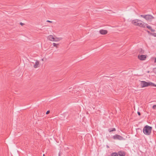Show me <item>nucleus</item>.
I'll list each match as a JSON object with an SVG mask.
<instances>
[{"label":"nucleus","mask_w":156,"mask_h":156,"mask_svg":"<svg viewBox=\"0 0 156 156\" xmlns=\"http://www.w3.org/2000/svg\"><path fill=\"white\" fill-rule=\"evenodd\" d=\"M141 87H144L149 86L156 87V84L150 82H146L145 81H141Z\"/></svg>","instance_id":"f257e3e1"},{"label":"nucleus","mask_w":156,"mask_h":156,"mask_svg":"<svg viewBox=\"0 0 156 156\" xmlns=\"http://www.w3.org/2000/svg\"><path fill=\"white\" fill-rule=\"evenodd\" d=\"M152 127L146 125L143 128V132L144 133L147 135H150L151 133Z\"/></svg>","instance_id":"f03ea898"},{"label":"nucleus","mask_w":156,"mask_h":156,"mask_svg":"<svg viewBox=\"0 0 156 156\" xmlns=\"http://www.w3.org/2000/svg\"><path fill=\"white\" fill-rule=\"evenodd\" d=\"M132 23L135 26H138L140 27H144V23L139 20H133Z\"/></svg>","instance_id":"7ed1b4c3"},{"label":"nucleus","mask_w":156,"mask_h":156,"mask_svg":"<svg viewBox=\"0 0 156 156\" xmlns=\"http://www.w3.org/2000/svg\"><path fill=\"white\" fill-rule=\"evenodd\" d=\"M112 138L114 140H124V139L123 137L118 134H115L112 137Z\"/></svg>","instance_id":"20e7f679"},{"label":"nucleus","mask_w":156,"mask_h":156,"mask_svg":"<svg viewBox=\"0 0 156 156\" xmlns=\"http://www.w3.org/2000/svg\"><path fill=\"white\" fill-rule=\"evenodd\" d=\"M154 18V17L151 15H146L145 19L148 21H151Z\"/></svg>","instance_id":"39448f33"},{"label":"nucleus","mask_w":156,"mask_h":156,"mask_svg":"<svg viewBox=\"0 0 156 156\" xmlns=\"http://www.w3.org/2000/svg\"><path fill=\"white\" fill-rule=\"evenodd\" d=\"M138 57L140 60H144L146 58V56L144 55H139L138 56Z\"/></svg>","instance_id":"423d86ee"},{"label":"nucleus","mask_w":156,"mask_h":156,"mask_svg":"<svg viewBox=\"0 0 156 156\" xmlns=\"http://www.w3.org/2000/svg\"><path fill=\"white\" fill-rule=\"evenodd\" d=\"M99 32L101 34H107V31L104 30H101L99 31Z\"/></svg>","instance_id":"0eeeda50"},{"label":"nucleus","mask_w":156,"mask_h":156,"mask_svg":"<svg viewBox=\"0 0 156 156\" xmlns=\"http://www.w3.org/2000/svg\"><path fill=\"white\" fill-rule=\"evenodd\" d=\"M118 154L120 156H125V153L122 151H120L118 152Z\"/></svg>","instance_id":"6e6552de"},{"label":"nucleus","mask_w":156,"mask_h":156,"mask_svg":"<svg viewBox=\"0 0 156 156\" xmlns=\"http://www.w3.org/2000/svg\"><path fill=\"white\" fill-rule=\"evenodd\" d=\"M39 63V61L37 60L36 61L35 64L34 65V67L35 68H37L38 66Z\"/></svg>","instance_id":"1a4fd4ad"},{"label":"nucleus","mask_w":156,"mask_h":156,"mask_svg":"<svg viewBox=\"0 0 156 156\" xmlns=\"http://www.w3.org/2000/svg\"><path fill=\"white\" fill-rule=\"evenodd\" d=\"M54 38L53 36L50 35L48 37V39L51 41H53Z\"/></svg>","instance_id":"9d476101"},{"label":"nucleus","mask_w":156,"mask_h":156,"mask_svg":"<svg viewBox=\"0 0 156 156\" xmlns=\"http://www.w3.org/2000/svg\"><path fill=\"white\" fill-rule=\"evenodd\" d=\"M144 27H143V28L147 27V28L150 30L151 29V27L150 26H149L147 23H144Z\"/></svg>","instance_id":"9b49d317"},{"label":"nucleus","mask_w":156,"mask_h":156,"mask_svg":"<svg viewBox=\"0 0 156 156\" xmlns=\"http://www.w3.org/2000/svg\"><path fill=\"white\" fill-rule=\"evenodd\" d=\"M61 38H57V37H54L53 41H58L61 40Z\"/></svg>","instance_id":"f8f14e48"},{"label":"nucleus","mask_w":156,"mask_h":156,"mask_svg":"<svg viewBox=\"0 0 156 156\" xmlns=\"http://www.w3.org/2000/svg\"><path fill=\"white\" fill-rule=\"evenodd\" d=\"M110 156H118V154L116 153H112Z\"/></svg>","instance_id":"ddd939ff"},{"label":"nucleus","mask_w":156,"mask_h":156,"mask_svg":"<svg viewBox=\"0 0 156 156\" xmlns=\"http://www.w3.org/2000/svg\"><path fill=\"white\" fill-rule=\"evenodd\" d=\"M108 130L109 132H112L115 131V128H113L112 129H109Z\"/></svg>","instance_id":"4468645a"},{"label":"nucleus","mask_w":156,"mask_h":156,"mask_svg":"<svg viewBox=\"0 0 156 156\" xmlns=\"http://www.w3.org/2000/svg\"><path fill=\"white\" fill-rule=\"evenodd\" d=\"M53 45L54 46V47H55L57 48H58V44H56L55 43H53Z\"/></svg>","instance_id":"2eb2a0df"},{"label":"nucleus","mask_w":156,"mask_h":156,"mask_svg":"<svg viewBox=\"0 0 156 156\" xmlns=\"http://www.w3.org/2000/svg\"><path fill=\"white\" fill-rule=\"evenodd\" d=\"M140 17H143L145 19V18H146V15H140Z\"/></svg>","instance_id":"dca6fc26"},{"label":"nucleus","mask_w":156,"mask_h":156,"mask_svg":"<svg viewBox=\"0 0 156 156\" xmlns=\"http://www.w3.org/2000/svg\"><path fill=\"white\" fill-rule=\"evenodd\" d=\"M156 108V105H154L152 107V108L154 109H155Z\"/></svg>","instance_id":"f3484780"},{"label":"nucleus","mask_w":156,"mask_h":156,"mask_svg":"<svg viewBox=\"0 0 156 156\" xmlns=\"http://www.w3.org/2000/svg\"><path fill=\"white\" fill-rule=\"evenodd\" d=\"M50 112L49 110L48 111L46 112V114H48L50 113Z\"/></svg>","instance_id":"a211bd4d"},{"label":"nucleus","mask_w":156,"mask_h":156,"mask_svg":"<svg viewBox=\"0 0 156 156\" xmlns=\"http://www.w3.org/2000/svg\"><path fill=\"white\" fill-rule=\"evenodd\" d=\"M150 30H151V31L152 32H154V29H152L151 28V29Z\"/></svg>","instance_id":"6ab92c4d"},{"label":"nucleus","mask_w":156,"mask_h":156,"mask_svg":"<svg viewBox=\"0 0 156 156\" xmlns=\"http://www.w3.org/2000/svg\"><path fill=\"white\" fill-rule=\"evenodd\" d=\"M152 35L154 36V37H156V34L154 33L152 34Z\"/></svg>","instance_id":"aec40b11"},{"label":"nucleus","mask_w":156,"mask_h":156,"mask_svg":"<svg viewBox=\"0 0 156 156\" xmlns=\"http://www.w3.org/2000/svg\"><path fill=\"white\" fill-rule=\"evenodd\" d=\"M154 73L156 74V68H154Z\"/></svg>","instance_id":"412c9836"},{"label":"nucleus","mask_w":156,"mask_h":156,"mask_svg":"<svg viewBox=\"0 0 156 156\" xmlns=\"http://www.w3.org/2000/svg\"><path fill=\"white\" fill-rule=\"evenodd\" d=\"M137 113H138V114L139 115H140V113L139 112H137Z\"/></svg>","instance_id":"4be33fe9"},{"label":"nucleus","mask_w":156,"mask_h":156,"mask_svg":"<svg viewBox=\"0 0 156 156\" xmlns=\"http://www.w3.org/2000/svg\"><path fill=\"white\" fill-rule=\"evenodd\" d=\"M154 63H156V57L155 58V60H154Z\"/></svg>","instance_id":"5701e85b"},{"label":"nucleus","mask_w":156,"mask_h":156,"mask_svg":"<svg viewBox=\"0 0 156 156\" xmlns=\"http://www.w3.org/2000/svg\"><path fill=\"white\" fill-rule=\"evenodd\" d=\"M47 22H50V23H51L52 22L49 20H47Z\"/></svg>","instance_id":"b1692460"},{"label":"nucleus","mask_w":156,"mask_h":156,"mask_svg":"<svg viewBox=\"0 0 156 156\" xmlns=\"http://www.w3.org/2000/svg\"><path fill=\"white\" fill-rule=\"evenodd\" d=\"M20 24L21 25H23V23H20Z\"/></svg>","instance_id":"393cba45"},{"label":"nucleus","mask_w":156,"mask_h":156,"mask_svg":"<svg viewBox=\"0 0 156 156\" xmlns=\"http://www.w3.org/2000/svg\"><path fill=\"white\" fill-rule=\"evenodd\" d=\"M42 59V61H43V58H42V59Z\"/></svg>","instance_id":"a878e982"},{"label":"nucleus","mask_w":156,"mask_h":156,"mask_svg":"<svg viewBox=\"0 0 156 156\" xmlns=\"http://www.w3.org/2000/svg\"><path fill=\"white\" fill-rule=\"evenodd\" d=\"M43 156H44V154H43Z\"/></svg>","instance_id":"bb28decb"}]
</instances>
